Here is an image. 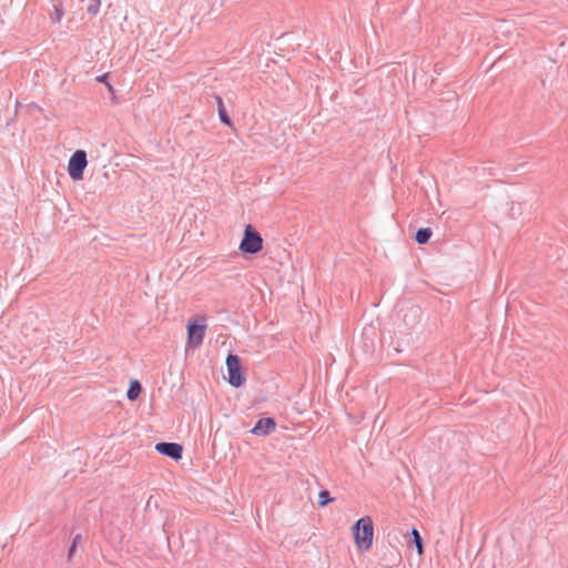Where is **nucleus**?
<instances>
[{"label": "nucleus", "instance_id": "20e7f679", "mask_svg": "<svg viewBox=\"0 0 568 568\" xmlns=\"http://www.w3.org/2000/svg\"><path fill=\"white\" fill-rule=\"evenodd\" d=\"M88 165L87 153L83 150L75 151L69 160L68 173L73 181L83 179V171Z\"/></svg>", "mask_w": 568, "mask_h": 568}, {"label": "nucleus", "instance_id": "0eeeda50", "mask_svg": "<svg viewBox=\"0 0 568 568\" xmlns=\"http://www.w3.org/2000/svg\"><path fill=\"white\" fill-rule=\"evenodd\" d=\"M276 427V424L273 418H262L260 419L252 429V433L255 435H268Z\"/></svg>", "mask_w": 568, "mask_h": 568}, {"label": "nucleus", "instance_id": "f03ea898", "mask_svg": "<svg viewBox=\"0 0 568 568\" xmlns=\"http://www.w3.org/2000/svg\"><path fill=\"white\" fill-rule=\"evenodd\" d=\"M206 317L196 315L189 320L186 325V348H199L203 343L206 331Z\"/></svg>", "mask_w": 568, "mask_h": 568}, {"label": "nucleus", "instance_id": "39448f33", "mask_svg": "<svg viewBox=\"0 0 568 568\" xmlns=\"http://www.w3.org/2000/svg\"><path fill=\"white\" fill-rule=\"evenodd\" d=\"M226 367L229 374V383L234 387H240L244 382V376L241 372L239 357L236 355L230 354L226 358Z\"/></svg>", "mask_w": 568, "mask_h": 568}, {"label": "nucleus", "instance_id": "4468645a", "mask_svg": "<svg viewBox=\"0 0 568 568\" xmlns=\"http://www.w3.org/2000/svg\"><path fill=\"white\" fill-rule=\"evenodd\" d=\"M221 120L226 124H230L229 118L225 114H221Z\"/></svg>", "mask_w": 568, "mask_h": 568}, {"label": "nucleus", "instance_id": "1a4fd4ad", "mask_svg": "<svg viewBox=\"0 0 568 568\" xmlns=\"http://www.w3.org/2000/svg\"><path fill=\"white\" fill-rule=\"evenodd\" d=\"M432 236V231L428 227H425V229H420L417 231L416 235H415V240L417 243L419 244H425L428 242V240L430 239Z\"/></svg>", "mask_w": 568, "mask_h": 568}, {"label": "nucleus", "instance_id": "7ed1b4c3", "mask_svg": "<svg viewBox=\"0 0 568 568\" xmlns=\"http://www.w3.org/2000/svg\"><path fill=\"white\" fill-rule=\"evenodd\" d=\"M263 247V239L257 231L251 224H247L244 229V236L240 243V251L243 253L255 254Z\"/></svg>", "mask_w": 568, "mask_h": 568}, {"label": "nucleus", "instance_id": "423d86ee", "mask_svg": "<svg viewBox=\"0 0 568 568\" xmlns=\"http://www.w3.org/2000/svg\"><path fill=\"white\" fill-rule=\"evenodd\" d=\"M155 450L162 455H166L179 460L182 458L183 447L176 443H159L155 445Z\"/></svg>", "mask_w": 568, "mask_h": 568}, {"label": "nucleus", "instance_id": "6e6552de", "mask_svg": "<svg viewBox=\"0 0 568 568\" xmlns=\"http://www.w3.org/2000/svg\"><path fill=\"white\" fill-rule=\"evenodd\" d=\"M142 387L139 381L133 379L130 382V386L126 393V396L130 400H135L141 395Z\"/></svg>", "mask_w": 568, "mask_h": 568}, {"label": "nucleus", "instance_id": "2eb2a0df", "mask_svg": "<svg viewBox=\"0 0 568 568\" xmlns=\"http://www.w3.org/2000/svg\"><path fill=\"white\" fill-rule=\"evenodd\" d=\"M74 548H75V545H73V546L71 547V549H70V551H69V557H71V556H72V554L74 552Z\"/></svg>", "mask_w": 568, "mask_h": 568}, {"label": "nucleus", "instance_id": "f257e3e1", "mask_svg": "<svg viewBox=\"0 0 568 568\" xmlns=\"http://www.w3.org/2000/svg\"><path fill=\"white\" fill-rule=\"evenodd\" d=\"M354 544L358 551H368L374 541V521L371 516H364L351 528Z\"/></svg>", "mask_w": 568, "mask_h": 568}, {"label": "nucleus", "instance_id": "9d476101", "mask_svg": "<svg viewBox=\"0 0 568 568\" xmlns=\"http://www.w3.org/2000/svg\"><path fill=\"white\" fill-rule=\"evenodd\" d=\"M412 536H413V540H414V544L417 549V554L419 556L423 555L424 548H423L422 537L416 528H413Z\"/></svg>", "mask_w": 568, "mask_h": 568}, {"label": "nucleus", "instance_id": "ddd939ff", "mask_svg": "<svg viewBox=\"0 0 568 568\" xmlns=\"http://www.w3.org/2000/svg\"><path fill=\"white\" fill-rule=\"evenodd\" d=\"M106 78H108V73H104L102 75H99L97 78V81L104 82L106 84L108 90L111 92V91H113V87L110 83L106 82Z\"/></svg>", "mask_w": 568, "mask_h": 568}, {"label": "nucleus", "instance_id": "f8f14e48", "mask_svg": "<svg viewBox=\"0 0 568 568\" xmlns=\"http://www.w3.org/2000/svg\"><path fill=\"white\" fill-rule=\"evenodd\" d=\"M100 8V0H95L94 3L88 7V12L91 14H97Z\"/></svg>", "mask_w": 568, "mask_h": 568}, {"label": "nucleus", "instance_id": "9b49d317", "mask_svg": "<svg viewBox=\"0 0 568 568\" xmlns=\"http://www.w3.org/2000/svg\"><path fill=\"white\" fill-rule=\"evenodd\" d=\"M333 499L329 496V491L323 490L318 494V505L321 507L326 506L328 503H331Z\"/></svg>", "mask_w": 568, "mask_h": 568}]
</instances>
